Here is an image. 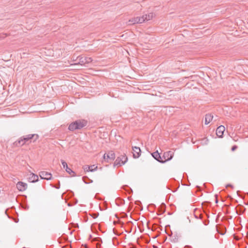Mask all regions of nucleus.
<instances>
[{
  "label": "nucleus",
  "mask_w": 248,
  "mask_h": 248,
  "mask_svg": "<svg viewBox=\"0 0 248 248\" xmlns=\"http://www.w3.org/2000/svg\"><path fill=\"white\" fill-rule=\"evenodd\" d=\"M87 124V121L85 120H78L71 123L68 127L70 130L73 131L76 129H80Z\"/></svg>",
  "instance_id": "1"
},
{
  "label": "nucleus",
  "mask_w": 248,
  "mask_h": 248,
  "mask_svg": "<svg viewBox=\"0 0 248 248\" xmlns=\"http://www.w3.org/2000/svg\"><path fill=\"white\" fill-rule=\"evenodd\" d=\"M127 157L125 155H121L118 156L114 162V165L121 166L124 164L127 161Z\"/></svg>",
  "instance_id": "2"
},
{
  "label": "nucleus",
  "mask_w": 248,
  "mask_h": 248,
  "mask_svg": "<svg viewBox=\"0 0 248 248\" xmlns=\"http://www.w3.org/2000/svg\"><path fill=\"white\" fill-rule=\"evenodd\" d=\"M115 158V155L113 151H109L107 154H105L103 156L104 161L108 163H110L114 160Z\"/></svg>",
  "instance_id": "3"
},
{
  "label": "nucleus",
  "mask_w": 248,
  "mask_h": 248,
  "mask_svg": "<svg viewBox=\"0 0 248 248\" xmlns=\"http://www.w3.org/2000/svg\"><path fill=\"white\" fill-rule=\"evenodd\" d=\"M174 152L172 151H169L165 152L162 156L163 161L162 163H165L167 161L171 160L172 158Z\"/></svg>",
  "instance_id": "4"
},
{
  "label": "nucleus",
  "mask_w": 248,
  "mask_h": 248,
  "mask_svg": "<svg viewBox=\"0 0 248 248\" xmlns=\"http://www.w3.org/2000/svg\"><path fill=\"white\" fill-rule=\"evenodd\" d=\"M77 59L78 60V63L81 65L90 63L93 61L91 57H83L82 56L78 57Z\"/></svg>",
  "instance_id": "5"
},
{
  "label": "nucleus",
  "mask_w": 248,
  "mask_h": 248,
  "mask_svg": "<svg viewBox=\"0 0 248 248\" xmlns=\"http://www.w3.org/2000/svg\"><path fill=\"white\" fill-rule=\"evenodd\" d=\"M24 144L27 143L30 140L34 139V141H36L39 138L37 134H29L26 136L21 137Z\"/></svg>",
  "instance_id": "6"
},
{
  "label": "nucleus",
  "mask_w": 248,
  "mask_h": 248,
  "mask_svg": "<svg viewBox=\"0 0 248 248\" xmlns=\"http://www.w3.org/2000/svg\"><path fill=\"white\" fill-rule=\"evenodd\" d=\"M143 23V20H141V17H135L129 19L127 22V25H132L135 24H140Z\"/></svg>",
  "instance_id": "7"
},
{
  "label": "nucleus",
  "mask_w": 248,
  "mask_h": 248,
  "mask_svg": "<svg viewBox=\"0 0 248 248\" xmlns=\"http://www.w3.org/2000/svg\"><path fill=\"white\" fill-rule=\"evenodd\" d=\"M39 176L41 179L47 180H51L52 178V174L45 171L40 172Z\"/></svg>",
  "instance_id": "8"
},
{
  "label": "nucleus",
  "mask_w": 248,
  "mask_h": 248,
  "mask_svg": "<svg viewBox=\"0 0 248 248\" xmlns=\"http://www.w3.org/2000/svg\"><path fill=\"white\" fill-rule=\"evenodd\" d=\"M132 150L134 158H138L140 155L141 150L140 147L137 146H133Z\"/></svg>",
  "instance_id": "9"
},
{
  "label": "nucleus",
  "mask_w": 248,
  "mask_h": 248,
  "mask_svg": "<svg viewBox=\"0 0 248 248\" xmlns=\"http://www.w3.org/2000/svg\"><path fill=\"white\" fill-rule=\"evenodd\" d=\"M61 162L63 166V168L65 169L66 171L69 174H70L71 176H74L75 172L71 169L68 167L67 163L63 160H61Z\"/></svg>",
  "instance_id": "10"
},
{
  "label": "nucleus",
  "mask_w": 248,
  "mask_h": 248,
  "mask_svg": "<svg viewBox=\"0 0 248 248\" xmlns=\"http://www.w3.org/2000/svg\"><path fill=\"white\" fill-rule=\"evenodd\" d=\"M155 16V14L154 13H150L148 14L143 15L141 16V20H143V22L152 19Z\"/></svg>",
  "instance_id": "11"
},
{
  "label": "nucleus",
  "mask_w": 248,
  "mask_h": 248,
  "mask_svg": "<svg viewBox=\"0 0 248 248\" xmlns=\"http://www.w3.org/2000/svg\"><path fill=\"white\" fill-rule=\"evenodd\" d=\"M225 128L223 125H220L216 130V134L219 138H222Z\"/></svg>",
  "instance_id": "12"
},
{
  "label": "nucleus",
  "mask_w": 248,
  "mask_h": 248,
  "mask_svg": "<svg viewBox=\"0 0 248 248\" xmlns=\"http://www.w3.org/2000/svg\"><path fill=\"white\" fill-rule=\"evenodd\" d=\"M16 187L20 191H23L27 188V184L22 182H18L16 184Z\"/></svg>",
  "instance_id": "13"
},
{
  "label": "nucleus",
  "mask_w": 248,
  "mask_h": 248,
  "mask_svg": "<svg viewBox=\"0 0 248 248\" xmlns=\"http://www.w3.org/2000/svg\"><path fill=\"white\" fill-rule=\"evenodd\" d=\"M152 156L156 159L157 161L162 163V158L160 156V154H159L158 151H156V152H155L151 154Z\"/></svg>",
  "instance_id": "14"
},
{
  "label": "nucleus",
  "mask_w": 248,
  "mask_h": 248,
  "mask_svg": "<svg viewBox=\"0 0 248 248\" xmlns=\"http://www.w3.org/2000/svg\"><path fill=\"white\" fill-rule=\"evenodd\" d=\"M213 116L211 114H207L205 118V124H208L213 120Z\"/></svg>",
  "instance_id": "15"
},
{
  "label": "nucleus",
  "mask_w": 248,
  "mask_h": 248,
  "mask_svg": "<svg viewBox=\"0 0 248 248\" xmlns=\"http://www.w3.org/2000/svg\"><path fill=\"white\" fill-rule=\"evenodd\" d=\"M14 144L16 146L19 147L24 145L25 144L24 141L23 140L22 138L21 137L17 140L14 143Z\"/></svg>",
  "instance_id": "16"
},
{
  "label": "nucleus",
  "mask_w": 248,
  "mask_h": 248,
  "mask_svg": "<svg viewBox=\"0 0 248 248\" xmlns=\"http://www.w3.org/2000/svg\"><path fill=\"white\" fill-rule=\"evenodd\" d=\"M31 176L29 177V180L31 182H36L38 180V176L34 173H31Z\"/></svg>",
  "instance_id": "17"
},
{
  "label": "nucleus",
  "mask_w": 248,
  "mask_h": 248,
  "mask_svg": "<svg viewBox=\"0 0 248 248\" xmlns=\"http://www.w3.org/2000/svg\"><path fill=\"white\" fill-rule=\"evenodd\" d=\"M97 167L95 166V165H92L88 167L89 170L91 171H92L97 169Z\"/></svg>",
  "instance_id": "18"
},
{
  "label": "nucleus",
  "mask_w": 248,
  "mask_h": 248,
  "mask_svg": "<svg viewBox=\"0 0 248 248\" xmlns=\"http://www.w3.org/2000/svg\"><path fill=\"white\" fill-rule=\"evenodd\" d=\"M237 148V146L236 145H234L232 148V151H234Z\"/></svg>",
  "instance_id": "19"
},
{
  "label": "nucleus",
  "mask_w": 248,
  "mask_h": 248,
  "mask_svg": "<svg viewBox=\"0 0 248 248\" xmlns=\"http://www.w3.org/2000/svg\"><path fill=\"white\" fill-rule=\"evenodd\" d=\"M200 224L201 225V226H203V225H204L205 224H204V222L203 220H200Z\"/></svg>",
  "instance_id": "20"
},
{
  "label": "nucleus",
  "mask_w": 248,
  "mask_h": 248,
  "mask_svg": "<svg viewBox=\"0 0 248 248\" xmlns=\"http://www.w3.org/2000/svg\"><path fill=\"white\" fill-rule=\"evenodd\" d=\"M97 217V215L96 214H93V218H96V217Z\"/></svg>",
  "instance_id": "21"
},
{
  "label": "nucleus",
  "mask_w": 248,
  "mask_h": 248,
  "mask_svg": "<svg viewBox=\"0 0 248 248\" xmlns=\"http://www.w3.org/2000/svg\"><path fill=\"white\" fill-rule=\"evenodd\" d=\"M101 245L99 243L96 244V248H100Z\"/></svg>",
  "instance_id": "22"
},
{
  "label": "nucleus",
  "mask_w": 248,
  "mask_h": 248,
  "mask_svg": "<svg viewBox=\"0 0 248 248\" xmlns=\"http://www.w3.org/2000/svg\"><path fill=\"white\" fill-rule=\"evenodd\" d=\"M72 58H73V61H76L77 60V59H75V58H74V57H73Z\"/></svg>",
  "instance_id": "23"
},
{
  "label": "nucleus",
  "mask_w": 248,
  "mask_h": 248,
  "mask_svg": "<svg viewBox=\"0 0 248 248\" xmlns=\"http://www.w3.org/2000/svg\"><path fill=\"white\" fill-rule=\"evenodd\" d=\"M60 186H57L56 187V188H59Z\"/></svg>",
  "instance_id": "24"
},
{
  "label": "nucleus",
  "mask_w": 248,
  "mask_h": 248,
  "mask_svg": "<svg viewBox=\"0 0 248 248\" xmlns=\"http://www.w3.org/2000/svg\"><path fill=\"white\" fill-rule=\"evenodd\" d=\"M60 186H57L56 187V188H59Z\"/></svg>",
  "instance_id": "25"
},
{
  "label": "nucleus",
  "mask_w": 248,
  "mask_h": 248,
  "mask_svg": "<svg viewBox=\"0 0 248 248\" xmlns=\"http://www.w3.org/2000/svg\"><path fill=\"white\" fill-rule=\"evenodd\" d=\"M216 203H217V199H216Z\"/></svg>",
  "instance_id": "26"
},
{
  "label": "nucleus",
  "mask_w": 248,
  "mask_h": 248,
  "mask_svg": "<svg viewBox=\"0 0 248 248\" xmlns=\"http://www.w3.org/2000/svg\"><path fill=\"white\" fill-rule=\"evenodd\" d=\"M99 239V238H95V240H97V239Z\"/></svg>",
  "instance_id": "27"
},
{
  "label": "nucleus",
  "mask_w": 248,
  "mask_h": 248,
  "mask_svg": "<svg viewBox=\"0 0 248 248\" xmlns=\"http://www.w3.org/2000/svg\"><path fill=\"white\" fill-rule=\"evenodd\" d=\"M200 217H202V215H201V214H200Z\"/></svg>",
  "instance_id": "28"
},
{
  "label": "nucleus",
  "mask_w": 248,
  "mask_h": 248,
  "mask_svg": "<svg viewBox=\"0 0 248 248\" xmlns=\"http://www.w3.org/2000/svg\"><path fill=\"white\" fill-rule=\"evenodd\" d=\"M77 64V63H74L73 65H76Z\"/></svg>",
  "instance_id": "29"
},
{
  "label": "nucleus",
  "mask_w": 248,
  "mask_h": 248,
  "mask_svg": "<svg viewBox=\"0 0 248 248\" xmlns=\"http://www.w3.org/2000/svg\"><path fill=\"white\" fill-rule=\"evenodd\" d=\"M131 248H136L135 247H132Z\"/></svg>",
  "instance_id": "30"
}]
</instances>
